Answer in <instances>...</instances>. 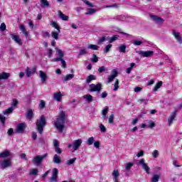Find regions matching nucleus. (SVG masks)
<instances>
[{"label": "nucleus", "instance_id": "e433bc0d", "mask_svg": "<svg viewBox=\"0 0 182 182\" xmlns=\"http://www.w3.org/2000/svg\"><path fill=\"white\" fill-rule=\"evenodd\" d=\"M92 80H96V77L93 75H90L86 80V83H90Z\"/></svg>", "mask_w": 182, "mask_h": 182}, {"label": "nucleus", "instance_id": "6e6d98bb", "mask_svg": "<svg viewBox=\"0 0 182 182\" xmlns=\"http://www.w3.org/2000/svg\"><path fill=\"white\" fill-rule=\"evenodd\" d=\"M6 29V25L5 24V23H2L0 26V31H1V32H4Z\"/></svg>", "mask_w": 182, "mask_h": 182}, {"label": "nucleus", "instance_id": "f257e3e1", "mask_svg": "<svg viewBox=\"0 0 182 182\" xmlns=\"http://www.w3.org/2000/svg\"><path fill=\"white\" fill-rule=\"evenodd\" d=\"M68 117H66V114L65 112L62 111L60 117L57 118L56 121L54 122V127L58 132H63L65 129V123H66Z\"/></svg>", "mask_w": 182, "mask_h": 182}, {"label": "nucleus", "instance_id": "4d7b16f0", "mask_svg": "<svg viewBox=\"0 0 182 182\" xmlns=\"http://www.w3.org/2000/svg\"><path fill=\"white\" fill-rule=\"evenodd\" d=\"M0 120L2 123V124H5V122L6 121V117H4V115L0 114Z\"/></svg>", "mask_w": 182, "mask_h": 182}, {"label": "nucleus", "instance_id": "79ce46f5", "mask_svg": "<svg viewBox=\"0 0 182 182\" xmlns=\"http://www.w3.org/2000/svg\"><path fill=\"white\" fill-rule=\"evenodd\" d=\"M73 77H75V75H73V74H68V75H65V77H64V80L65 82H68V80H70Z\"/></svg>", "mask_w": 182, "mask_h": 182}, {"label": "nucleus", "instance_id": "9d476101", "mask_svg": "<svg viewBox=\"0 0 182 182\" xmlns=\"http://www.w3.org/2000/svg\"><path fill=\"white\" fill-rule=\"evenodd\" d=\"M10 36H11V39H12L13 41H14V42H15L16 43H17V44L19 45L20 46H22V45H23V43L22 42V40L21 39V38H19V36L15 35V34H14V33H11V34H10Z\"/></svg>", "mask_w": 182, "mask_h": 182}, {"label": "nucleus", "instance_id": "20e7f679", "mask_svg": "<svg viewBox=\"0 0 182 182\" xmlns=\"http://www.w3.org/2000/svg\"><path fill=\"white\" fill-rule=\"evenodd\" d=\"M90 92H97V93H100L102 92V84L100 82L96 84H90L89 85Z\"/></svg>", "mask_w": 182, "mask_h": 182}, {"label": "nucleus", "instance_id": "6e6552de", "mask_svg": "<svg viewBox=\"0 0 182 182\" xmlns=\"http://www.w3.org/2000/svg\"><path fill=\"white\" fill-rule=\"evenodd\" d=\"M11 159L1 161H0V168L5 170V168H8V167H11Z\"/></svg>", "mask_w": 182, "mask_h": 182}, {"label": "nucleus", "instance_id": "680f3d73", "mask_svg": "<svg viewBox=\"0 0 182 182\" xmlns=\"http://www.w3.org/2000/svg\"><path fill=\"white\" fill-rule=\"evenodd\" d=\"M120 6V4H114L111 6H106V8H119Z\"/></svg>", "mask_w": 182, "mask_h": 182}, {"label": "nucleus", "instance_id": "7c9ffc66", "mask_svg": "<svg viewBox=\"0 0 182 182\" xmlns=\"http://www.w3.org/2000/svg\"><path fill=\"white\" fill-rule=\"evenodd\" d=\"M161 86H163V82L161 81L158 82L156 84V85L154 86L153 91L157 92L159 90V89H160L161 87Z\"/></svg>", "mask_w": 182, "mask_h": 182}, {"label": "nucleus", "instance_id": "b1692460", "mask_svg": "<svg viewBox=\"0 0 182 182\" xmlns=\"http://www.w3.org/2000/svg\"><path fill=\"white\" fill-rule=\"evenodd\" d=\"M58 16L60 19H62V21H68L69 20V16L65 15L60 11H58Z\"/></svg>", "mask_w": 182, "mask_h": 182}, {"label": "nucleus", "instance_id": "37998d69", "mask_svg": "<svg viewBox=\"0 0 182 182\" xmlns=\"http://www.w3.org/2000/svg\"><path fill=\"white\" fill-rule=\"evenodd\" d=\"M91 62H93L94 63H97V62H99V58L97 57V55H96V54L92 55Z\"/></svg>", "mask_w": 182, "mask_h": 182}, {"label": "nucleus", "instance_id": "f3484780", "mask_svg": "<svg viewBox=\"0 0 182 182\" xmlns=\"http://www.w3.org/2000/svg\"><path fill=\"white\" fill-rule=\"evenodd\" d=\"M176 116H177V110H175L174 112H173L171 116L169 117L168 119L169 126H171L173 124V121L174 120V119H176Z\"/></svg>", "mask_w": 182, "mask_h": 182}, {"label": "nucleus", "instance_id": "58836bf2", "mask_svg": "<svg viewBox=\"0 0 182 182\" xmlns=\"http://www.w3.org/2000/svg\"><path fill=\"white\" fill-rule=\"evenodd\" d=\"M59 33H60L59 31H57V32L52 31L51 36L52 38H54L55 41H58V39H59Z\"/></svg>", "mask_w": 182, "mask_h": 182}, {"label": "nucleus", "instance_id": "1a4fd4ad", "mask_svg": "<svg viewBox=\"0 0 182 182\" xmlns=\"http://www.w3.org/2000/svg\"><path fill=\"white\" fill-rule=\"evenodd\" d=\"M26 129V123H20L17 125L15 132L16 133H23L25 129Z\"/></svg>", "mask_w": 182, "mask_h": 182}, {"label": "nucleus", "instance_id": "dca6fc26", "mask_svg": "<svg viewBox=\"0 0 182 182\" xmlns=\"http://www.w3.org/2000/svg\"><path fill=\"white\" fill-rule=\"evenodd\" d=\"M119 176H120V173H119V169L114 170L112 172L114 182H119Z\"/></svg>", "mask_w": 182, "mask_h": 182}, {"label": "nucleus", "instance_id": "a878e982", "mask_svg": "<svg viewBox=\"0 0 182 182\" xmlns=\"http://www.w3.org/2000/svg\"><path fill=\"white\" fill-rule=\"evenodd\" d=\"M40 77L41 79L42 83H45V82H46V79H48L46 74L42 70L40 71Z\"/></svg>", "mask_w": 182, "mask_h": 182}, {"label": "nucleus", "instance_id": "393cba45", "mask_svg": "<svg viewBox=\"0 0 182 182\" xmlns=\"http://www.w3.org/2000/svg\"><path fill=\"white\" fill-rule=\"evenodd\" d=\"M83 99L87 100L88 103H92V102H93V96H92L90 94L85 95L83 96Z\"/></svg>", "mask_w": 182, "mask_h": 182}, {"label": "nucleus", "instance_id": "9b49d317", "mask_svg": "<svg viewBox=\"0 0 182 182\" xmlns=\"http://www.w3.org/2000/svg\"><path fill=\"white\" fill-rule=\"evenodd\" d=\"M58 174H59V171L58 168H54L53 170L52 176L50 178V182H58Z\"/></svg>", "mask_w": 182, "mask_h": 182}, {"label": "nucleus", "instance_id": "774afa93", "mask_svg": "<svg viewBox=\"0 0 182 182\" xmlns=\"http://www.w3.org/2000/svg\"><path fill=\"white\" fill-rule=\"evenodd\" d=\"M53 146L54 147H59V141L58 139H54L53 140Z\"/></svg>", "mask_w": 182, "mask_h": 182}, {"label": "nucleus", "instance_id": "c03bdc74", "mask_svg": "<svg viewBox=\"0 0 182 182\" xmlns=\"http://www.w3.org/2000/svg\"><path fill=\"white\" fill-rule=\"evenodd\" d=\"M106 39H107V36H102L100 39L97 40L98 45H101V43H103V42L106 41Z\"/></svg>", "mask_w": 182, "mask_h": 182}, {"label": "nucleus", "instance_id": "0e129e2a", "mask_svg": "<svg viewBox=\"0 0 182 182\" xmlns=\"http://www.w3.org/2000/svg\"><path fill=\"white\" fill-rule=\"evenodd\" d=\"M107 113H109V107H106L105 109H102V114L107 115Z\"/></svg>", "mask_w": 182, "mask_h": 182}, {"label": "nucleus", "instance_id": "a18cd8bd", "mask_svg": "<svg viewBox=\"0 0 182 182\" xmlns=\"http://www.w3.org/2000/svg\"><path fill=\"white\" fill-rule=\"evenodd\" d=\"M82 2H84V4L85 5H87V6H89L90 8H95V6L93 5V4L90 3L89 1L87 0H82Z\"/></svg>", "mask_w": 182, "mask_h": 182}, {"label": "nucleus", "instance_id": "bf43d9fd", "mask_svg": "<svg viewBox=\"0 0 182 182\" xmlns=\"http://www.w3.org/2000/svg\"><path fill=\"white\" fill-rule=\"evenodd\" d=\"M100 129L102 133H106V127H105V125H103V124H101L100 125Z\"/></svg>", "mask_w": 182, "mask_h": 182}, {"label": "nucleus", "instance_id": "4be33fe9", "mask_svg": "<svg viewBox=\"0 0 182 182\" xmlns=\"http://www.w3.org/2000/svg\"><path fill=\"white\" fill-rule=\"evenodd\" d=\"M0 157L1 159H6V157H11V152H9V151L8 150H6L0 154Z\"/></svg>", "mask_w": 182, "mask_h": 182}, {"label": "nucleus", "instance_id": "39448f33", "mask_svg": "<svg viewBox=\"0 0 182 182\" xmlns=\"http://www.w3.org/2000/svg\"><path fill=\"white\" fill-rule=\"evenodd\" d=\"M18 102L17 100H13L11 107H10L9 109L3 111V114H5L6 116H9L11 113L14 112V107H16L18 105Z\"/></svg>", "mask_w": 182, "mask_h": 182}, {"label": "nucleus", "instance_id": "09e8293b", "mask_svg": "<svg viewBox=\"0 0 182 182\" xmlns=\"http://www.w3.org/2000/svg\"><path fill=\"white\" fill-rule=\"evenodd\" d=\"M117 90H119V80H116L114 85V91L117 92Z\"/></svg>", "mask_w": 182, "mask_h": 182}, {"label": "nucleus", "instance_id": "f03ea898", "mask_svg": "<svg viewBox=\"0 0 182 182\" xmlns=\"http://www.w3.org/2000/svg\"><path fill=\"white\" fill-rule=\"evenodd\" d=\"M46 126V118L45 115H41L39 119L36 122V129L38 132L39 134H43V128Z\"/></svg>", "mask_w": 182, "mask_h": 182}, {"label": "nucleus", "instance_id": "5fc2aeb1", "mask_svg": "<svg viewBox=\"0 0 182 182\" xmlns=\"http://www.w3.org/2000/svg\"><path fill=\"white\" fill-rule=\"evenodd\" d=\"M141 43H143V41H133V45H134L135 46H140V45H141Z\"/></svg>", "mask_w": 182, "mask_h": 182}, {"label": "nucleus", "instance_id": "aec40b11", "mask_svg": "<svg viewBox=\"0 0 182 182\" xmlns=\"http://www.w3.org/2000/svg\"><path fill=\"white\" fill-rule=\"evenodd\" d=\"M18 28L22 33L25 35L26 38H28V36H29V33L28 32V31H26V28H25L24 25H21Z\"/></svg>", "mask_w": 182, "mask_h": 182}, {"label": "nucleus", "instance_id": "c85d7f7f", "mask_svg": "<svg viewBox=\"0 0 182 182\" xmlns=\"http://www.w3.org/2000/svg\"><path fill=\"white\" fill-rule=\"evenodd\" d=\"M126 45L124 44H121L119 48H118V50L121 53H126Z\"/></svg>", "mask_w": 182, "mask_h": 182}, {"label": "nucleus", "instance_id": "69168bd1", "mask_svg": "<svg viewBox=\"0 0 182 182\" xmlns=\"http://www.w3.org/2000/svg\"><path fill=\"white\" fill-rule=\"evenodd\" d=\"M152 156L154 157V159L157 158L159 156V151L154 150L152 153Z\"/></svg>", "mask_w": 182, "mask_h": 182}, {"label": "nucleus", "instance_id": "f8f14e48", "mask_svg": "<svg viewBox=\"0 0 182 182\" xmlns=\"http://www.w3.org/2000/svg\"><path fill=\"white\" fill-rule=\"evenodd\" d=\"M151 18L155 23H158V25H161L164 22V19L161 17H159L158 16L151 15Z\"/></svg>", "mask_w": 182, "mask_h": 182}, {"label": "nucleus", "instance_id": "bb28decb", "mask_svg": "<svg viewBox=\"0 0 182 182\" xmlns=\"http://www.w3.org/2000/svg\"><path fill=\"white\" fill-rule=\"evenodd\" d=\"M53 97L57 102H60V100H62V93H60V92H55L54 93Z\"/></svg>", "mask_w": 182, "mask_h": 182}, {"label": "nucleus", "instance_id": "864d4df0", "mask_svg": "<svg viewBox=\"0 0 182 182\" xmlns=\"http://www.w3.org/2000/svg\"><path fill=\"white\" fill-rule=\"evenodd\" d=\"M149 125L148 127H149V129H153L154 127H156V123H154V122L153 121H149Z\"/></svg>", "mask_w": 182, "mask_h": 182}, {"label": "nucleus", "instance_id": "a19ab883", "mask_svg": "<svg viewBox=\"0 0 182 182\" xmlns=\"http://www.w3.org/2000/svg\"><path fill=\"white\" fill-rule=\"evenodd\" d=\"M159 180H160V176L157 174H154L151 178V182H159Z\"/></svg>", "mask_w": 182, "mask_h": 182}, {"label": "nucleus", "instance_id": "ddd939ff", "mask_svg": "<svg viewBox=\"0 0 182 182\" xmlns=\"http://www.w3.org/2000/svg\"><path fill=\"white\" fill-rule=\"evenodd\" d=\"M82 139H78L77 140L75 141L73 145V149L74 150V151H76V150H77V149H79L80 146H82Z\"/></svg>", "mask_w": 182, "mask_h": 182}, {"label": "nucleus", "instance_id": "338daca9", "mask_svg": "<svg viewBox=\"0 0 182 182\" xmlns=\"http://www.w3.org/2000/svg\"><path fill=\"white\" fill-rule=\"evenodd\" d=\"M105 70H106V67H105V66H102L98 69L99 73H103V72H105Z\"/></svg>", "mask_w": 182, "mask_h": 182}, {"label": "nucleus", "instance_id": "4468645a", "mask_svg": "<svg viewBox=\"0 0 182 182\" xmlns=\"http://www.w3.org/2000/svg\"><path fill=\"white\" fill-rule=\"evenodd\" d=\"M36 72V67L33 68L32 71H31V68L27 67L25 70L26 76L28 77H31L32 76V73H35Z\"/></svg>", "mask_w": 182, "mask_h": 182}, {"label": "nucleus", "instance_id": "e2e57ef3", "mask_svg": "<svg viewBox=\"0 0 182 182\" xmlns=\"http://www.w3.org/2000/svg\"><path fill=\"white\" fill-rule=\"evenodd\" d=\"M55 149V153H57L58 154H62V149L59 148V146H56Z\"/></svg>", "mask_w": 182, "mask_h": 182}, {"label": "nucleus", "instance_id": "c756f323", "mask_svg": "<svg viewBox=\"0 0 182 182\" xmlns=\"http://www.w3.org/2000/svg\"><path fill=\"white\" fill-rule=\"evenodd\" d=\"M50 25L51 26H53V28L57 29L58 33H60V27H59V25H58V23L55 21H51Z\"/></svg>", "mask_w": 182, "mask_h": 182}, {"label": "nucleus", "instance_id": "8fccbe9b", "mask_svg": "<svg viewBox=\"0 0 182 182\" xmlns=\"http://www.w3.org/2000/svg\"><path fill=\"white\" fill-rule=\"evenodd\" d=\"M75 161H76V158H73V159L67 161V165L72 166V164H73V163H75Z\"/></svg>", "mask_w": 182, "mask_h": 182}, {"label": "nucleus", "instance_id": "de8ad7c7", "mask_svg": "<svg viewBox=\"0 0 182 182\" xmlns=\"http://www.w3.org/2000/svg\"><path fill=\"white\" fill-rule=\"evenodd\" d=\"M108 122H109V124H112L114 123V114H112L109 116Z\"/></svg>", "mask_w": 182, "mask_h": 182}, {"label": "nucleus", "instance_id": "603ef678", "mask_svg": "<svg viewBox=\"0 0 182 182\" xmlns=\"http://www.w3.org/2000/svg\"><path fill=\"white\" fill-rule=\"evenodd\" d=\"M46 106V103L43 100H41V102L39 104L40 109H45V107Z\"/></svg>", "mask_w": 182, "mask_h": 182}, {"label": "nucleus", "instance_id": "f704fd0d", "mask_svg": "<svg viewBox=\"0 0 182 182\" xmlns=\"http://www.w3.org/2000/svg\"><path fill=\"white\" fill-rule=\"evenodd\" d=\"M113 19H115V21H124L126 19V17L123 15H119V16H114L113 17Z\"/></svg>", "mask_w": 182, "mask_h": 182}, {"label": "nucleus", "instance_id": "7ed1b4c3", "mask_svg": "<svg viewBox=\"0 0 182 182\" xmlns=\"http://www.w3.org/2000/svg\"><path fill=\"white\" fill-rule=\"evenodd\" d=\"M46 157H48V154H46L43 156L38 155L33 158V159L32 160V163L38 167L42 164L43 159H46Z\"/></svg>", "mask_w": 182, "mask_h": 182}, {"label": "nucleus", "instance_id": "72a5a7b5", "mask_svg": "<svg viewBox=\"0 0 182 182\" xmlns=\"http://www.w3.org/2000/svg\"><path fill=\"white\" fill-rule=\"evenodd\" d=\"M97 9H87V12H85V15H93V14L97 12Z\"/></svg>", "mask_w": 182, "mask_h": 182}, {"label": "nucleus", "instance_id": "473e14b6", "mask_svg": "<svg viewBox=\"0 0 182 182\" xmlns=\"http://www.w3.org/2000/svg\"><path fill=\"white\" fill-rule=\"evenodd\" d=\"M41 8H48L49 6V1L48 0H41Z\"/></svg>", "mask_w": 182, "mask_h": 182}, {"label": "nucleus", "instance_id": "0eeeda50", "mask_svg": "<svg viewBox=\"0 0 182 182\" xmlns=\"http://www.w3.org/2000/svg\"><path fill=\"white\" fill-rule=\"evenodd\" d=\"M139 164H140L142 167V169L144 170V171L146 173V174H150V167H149V165L144 162V159H141L139 161Z\"/></svg>", "mask_w": 182, "mask_h": 182}, {"label": "nucleus", "instance_id": "cd10ccee", "mask_svg": "<svg viewBox=\"0 0 182 182\" xmlns=\"http://www.w3.org/2000/svg\"><path fill=\"white\" fill-rule=\"evenodd\" d=\"M87 53H89L85 47H82L79 51L78 56H83V55H87Z\"/></svg>", "mask_w": 182, "mask_h": 182}, {"label": "nucleus", "instance_id": "49530a36", "mask_svg": "<svg viewBox=\"0 0 182 182\" xmlns=\"http://www.w3.org/2000/svg\"><path fill=\"white\" fill-rule=\"evenodd\" d=\"M133 167V164L132 163H127L125 164V169L127 171H130V168Z\"/></svg>", "mask_w": 182, "mask_h": 182}, {"label": "nucleus", "instance_id": "412c9836", "mask_svg": "<svg viewBox=\"0 0 182 182\" xmlns=\"http://www.w3.org/2000/svg\"><path fill=\"white\" fill-rule=\"evenodd\" d=\"M53 163H55V164H60L62 163V160H60V158L58 154H55L53 158Z\"/></svg>", "mask_w": 182, "mask_h": 182}, {"label": "nucleus", "instance_id": "ea45409f", "mask_svg": "<svg viewBox=\"0 0 182 182\" xmlns=\"http://www.w3.org/2000/svg\"><path fill=\"white\" fill-rule=\"evenodd\" d=\"M112 46H113L112 44H108L107 46H106L104 49V53H109V52H110V49H112Z\"/></svg>", "mask_w": 182, "mask_h": 182}, {"label": "nucleus", "instance_id": "c9c22d12", "mask_svg": "<svg viewBox=\"0 0 182 182\" xmlns=\"http://www.w3.org/2000/svg\"><path fill=\"white\" fill-rule=\"evenodd\" d=\"M87 48L92 50H99V46L97 45L90 44L87 46Z\"/></svg>", "mask_w": 182, "mask_h": 182}, {"label": "nucleus", "instance_id": "052dcab7", "mask_svg": "<svg viewBox=\"0 0 182 182\" xmlns=\"http://www.w3.org/2000/svg\"><path fill=\"white\" fill-rule=\"evenodd\" d=\"M116 77L113 76V75H109L108 77V80H107V83H112V82H113V80Z\"/></svg>", "mask_w": 182, "mask_h": 182}, {"label": "nucleus", "instance_id": "2f4dec72", "mask_svg": "<svg viewBox=\"0 0 182 182\" xmlns=\"http://www.w3.org/2000/svg\"><path fill=\"white\" fill-rule=\"evenodd\" d=\"M55 49L56 53L59 56V58L63 59V56H65L63 51H62V50H60V49H58V48H56V47L55 48Z\"/></svg>", "mask_w": 182, "mask_h": 182}, {"label": "nucleus", "instance_id": "2eb2a0df", "mask_svg": "<svg viewBox=\"0 0 182 182\" xmlns=\"http://www.w3.org/2000/svg\"><path fill=\"white\" fill-rule=\"evenodd\" d=\"M172 35H173L174 38L176 39L178 43H182L181 35L180 34V33L176 32V30H173Z\"/></svg>", "mask_w": 182, "mask_h": 182}, {"label": "nucleus", "instance_id": "13d9d810", "mask_svg": "<svg viewBox=\"0 0 182 182\" xmlns=\"http://www.w3.org/2000/svg\"><path fill=\"white\" fill-rule=\"evenodd\" d=\"M117 75H119V73L117 72V70L114 69L112 70L111 75L114 76V77H117Z\"/></svg>", "mask_w": 182, "mask_h": 182}, {"label": "nucleus", "instance_id": "5701e85b", "mask_svg": "<svg viewBox=\"0 0 182 182\" xmlns=\"http://www.w3.org/2000/svg\"><path fill=\"white\" fill-rule=\"evenodd\" d=\"M107 39H108L109 43H113V42L117 41L119 39V35H114L112 37H107Z\"/></svg>", "mask_w": 182, "mask_h": 182}, {"label": "nucleus", "instance_id": "423d86ee", "mask_svg": "<svg viewBox=\"0 0 182 182\" xmlns=\"http://www.w3.org/2000/svg\"><path fill=\"white\" fill-rule=\"evenodd\" d=\"M136 53L142 56L143 58H151L153 55H154V52L152 50H147V51H136Z\"/></svg>", "mask_w": 182, "mask_h": 182}, {"label": "nucleus", "instance_id": "3c124183", "mask_svg": "<svg viewBox=\"0 0 182 182\" xmlns=\"http://www.w3.org/2000/svg\"><path fill=\"white\" fill-rule=\"evenodd\" d=\"M38 173H39V171L36 168H33L31 171L30 174L32 176H38Z\"/></svg>", "mask_w": 182, "mask_h": 182}, {"label": "nucleus", "instance_id": "6ab92c4d", "mask_svg": "<svg viewBox=\"0 0 182 182\" xmlns=\"http://www.w3.org/2000/svg\"><path fill=\"white\" fill-rule=\"evenodd\" d=\"M26 117L28 120H31L33 119V111L32 109H28L26 113Z\"/></svg>", "mask_w": 182, "mask_h": 182}, {"label": "nucleus", "instance_id": "4c0bfd02", "mask_svg": "<svg viewBox=\"0 0 182 182\" xmlns=\"http://www.w3.org/2000/svg\"><path fill=\"white\" fill-rule=\"evenodd\" d=\"M94 143H95V137L93 136L88 138V139L86 141V144H87L88 146H92V144H93Z\"/></svg>", "mask_w": 182, "mask_h": 182}, {"label": "nucleus", "instance_id": "a211bd4d", "mask_svg": "<svg viewBox=\"0 0 182 182\" xmlns=\"http://www.w3.org/2000/svg\"><path fill=\"white\" fill-rule=\"evenodd\" d=\"M11 76V73H0V80H6V79H9Z\"/></svg>", "mask_w": 182, "mask_h": 182}]
</instances>
